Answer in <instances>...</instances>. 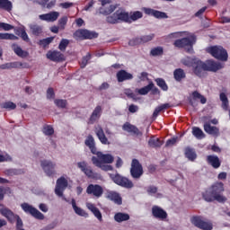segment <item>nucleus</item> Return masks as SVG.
I'll list each match as a JSON object with an SVG mask.
<instances>
[{
  "label": "nucleus",
  "mask_w": 230,
  "mask_h": 230,
  "mask_svg": "<svg viewBox=\"0 0 230 230\" xmlns=\"http://www.w3.org/2000/svg\"><path fill=\"white\" fill-rule=\"evenodd\" d=\"M114 220L119 223L127 222V220H130V216L128 214L119 212L115 214Z\"/></svg>",
  "instance_id": "58836bf2"
},
{
  "label": "nucleus",
  "mask_w": 230,
  "mask_h": 230,
  "mask_svg": "<svg viewBox=\"0 0 230 230\" xmlns=\"http://www.w3.org/2000/svg\"><path fill=\"white\" fill-rule=\"evenodd\" d=\"M118 8V4H111L109 7H100L99 8V13L101 15H111V13H113L114 11Z\"/></svg>",
  "instance_id": "7c9ffc66"
},
{
  "label": "nucleus",
  "mask_w": 230,
  "mask_h": 230,
  "mask_svg": "<svg viewBox=\"0 0 230 230\" xmlns=\"http://www.w3.org/2000/svg\"><path fill=\"white\" fill-rule=\"evenodd\" d=\"M144 12L146 15H152L153 17H155V19H168V14H166V13L152 8H144Z\"/></svg>",
  "instance_id": "412c9836"
},
{
  "label": "nucleus",
  "mask_w": 230,
  "mask_h": 230,
  "mask_svg": "<svg viewBox=\"0 0 230 230\" xmlns=\"http://www.w3.org/2000/svg\"><path fill=\"white\" fill-rule=\"evenodd\" d=\"M164 142L159 138H155V137H151L148 140V145L151 148H161Z\"/></svg>",
  "instance_id": "72a5a7b5"
},
{
  "label": "nucleus",
  "mask_w": 230,
  "mask_h": 230,
  "mask_svg": "<svg viewBox=\"0 0 230 230\" xmlns=\"http://www.w3.org/2000/svg\"><path fill=\"white\" fill-rule=\"evenodd\" d=\"M192 98H193V100H199V102H200V103H202V105L206 104L208 102V99H206V97H204V95L200 94V93H199L198 91L192 92Z\"/></svg>",
  "instance_id": "49530a36"
},
{
  "label": "nucleus",
  "mask_w": 230,
  "mask_h": 230,
  "mask_svg": "<svg viewBox=\"0 0 230 230\" xmlns=\"http://www.w3.org/2000/svg\"><path fill=\"white\" fill-rule=\"evenodd\" d=\"M157 187L151 185L147 187L146 191L148 195H155V193H157Z\"/></svg>",
  "instance_id": "69168bd1"
},
{
  "label": "nucleus",
  "mask_w": 230,
  "mask_h": 230,
  "mask_svg": "<svg viewBox=\"0 0 230 230\" xmlns=\"http://www.w3.org/2000/svg\"><path fill=\"white\" fill-rule=\"evenodd\" d=\"M67 21H68L67 16H62V17L58 20V27H59V30H66V24H67Z\"/></svg>",
  "instance_id": "6e6d98bb"
},
{
  "label": "nucleus",
  "mask_w": 230,
  "mask_h": 230,
  "mask_svg": "<svg viewBox=\"0 0 230 230\" xmlns=\"http://www.w3.org/2000/svg\"><path fill=\"white\" fill-rule=\"evenodd\" d=\"M0 40H19V37L8 32L0 33Z\"/></svg>",
  "instance_id": "a18cd8bd"
},
{
  "label": "nucleus",
  "mask_w": 230,
  "mask_h": 230,
  "mask_svg": "<svg viewBox=\"0 0 230 230\" xmlns=\"http://www.w3.org/2000/svg\"><path fill=\"white\" fill-rule=\"evenodd\" d=\"M47 98L48 100L55 99V90H53V88H49L47 90Z\"/></svg>",
  "instance_id": "0e129e2a"
},
{
  "label": "nucleus",
  "mask_w": 230,
  "mask_h": 230,
  "mask_svg": "<svg viewBox=\"0 0 230 230\" xmlns=\"http://www.w3.org/2000/svg\"><path fill=\"white\" fill-rule=\"evenodd\" d=\"M84 144L88 146L93 155L98 152V149H96V143L94 142V137H93V135H88Z\"/></svg>",
  "instance_id": "cd10ccee"
},
{
  "label": "nucleus",
  "mask_w": 230,
  "mask_h": 230,
  "mask_svg": "<svg viewBox=\"0 0 230 230\" xmlns=\"http://www.w3.org/2000/svg\"><path fill=\"white\" fill-rule=\"evenodd\" d=\"M203 128L209 136H213L214 137L220 136V128H217V126H211L210 122H204Z\"/></svg>",
  "instance_id": "f3484780"
},
{
  "label": "nucleus",
  "mask_w": 230,
  "mask_h": 230,
  "mask_svg": "<svg viewBox=\"0 0 230 230\" xmlns=\"http://www.w3.org/2000/svg\"><path fill=\"white\" fill-rule=\"evenodd\" d=\"M98 35L96 31H91L87 29H79L74 32L73 37L75 40H91L93 39H98Z\"/></svg>",
  "instance_id": "39448f33"
},
{
  "label": "nucleus",
  "mask_w": 230,
  "mask_h": 230,
  "mask_svg": "<svg viewBox=\"0 0 230 230\" xmlns=\"http://www.w3.org/2000/svg\"><path fill=\"white\" fill-rule=\"evenodd\" d=\"M42 132L45 136H53L55 134V129L51 125H45L43 127Z\"/></svg>",
  "instance_id": "603ef678"
},
{
  "label": "nucleus",
  "mask_w": 230,
  "mask_h": 230,
  "mask_svg": "<svg viewBox=\"0 0 230 230\" xmlns=\"http://www.w3.org/2000/svg\"><path fill=\"white\" fill-rule=\"evenodd\" d=\"M106 199H108V200H111V202H114V204H117L118 206H121V204H123L121 195L114 190L108 191L106 193Z\"/></svg>",
  "instance_id": "a211bd4d"
},
{
  "label": "nucleus",
  "mask_w": 230,
  "mask_h": 230,
  "mask_svg": "<svg viewBox=\"0 0 230 230\" xmlns=\"http://www.w3.org/2000/svg\"><path fill=\"white\" fill-rule=\"evenodd\" d=\"M224 183L222 181L216 182L204 192L202 198L206 202H219V204H226L227 198L224 196Z\"/></svg>",
  "instance_id": "f257e3e1"
},
{
  "label": "nucleus",
  "mask_w": 230,
  "mask_h": 230,
  "mask_svg": "<svg viewBox=\"0 0 230 230\" xmlns=\"http://www.w3.org/2000/svg\"><path fill=\"white\" fill-rule=\"evenodd\" d=\"M177 143V137L168 139L165 143V146H173Z\"/></svg>",
  "instance_id": "774afa93"
},
{
  "label": "nucleus",
  "mask_w": 230,
  "mask_h": 230,
  "mask_svg": "<svg viewBox=\"0 0 230 230\" xmlns=\"http://www.w3.org/2000/svg\"><path fill=\"white\" fill-rule=\"evenodd\" d=\"M96 156L92 157V163L97 168H101L102 172H112L113 168L112 164L114 163V156L111 154H103L102 152H98L94 155Z\"/></svg>",
  "instance_id": "f03ea898"
},
{
  "label": "nucleus",
  "mask_w": 230,
  "mask_h": 230,
  "mask_svg": "<svg viewBox=\"0 0 230 230\" xmlns=\"http://www.w3.org/2000/svg\"><path fill=\"white\" fill-rule=\"evenodd\" d=\"M207 52L209 53L217 60H221V62H227L229 55L227 50L222 46H211L207 49Z\"/></svg>",
  "instance_id": "20e7f679"
},
{
  "label": "nucleus",
  "mask_w": 230,
  "mask_h": 230,
  "mask_svg": "<svg viewBox=\"0 0 230 230\" xmlns=\"http://www.w3.org/2000/svg\"><path fill=\"white\" fill-rule=\"evenodd\" d=\"M21 208L24 213L31 215L33 217V218H36V220H44V214H42V212L39 211V209L35 208L33 206L28 203H22Z\"/></svg>",
  "instance_id": "9d476101"
},
{
  "label": "nucleus",
  "mask_w": 230,
  "mask_h": 230,
  "mask_svg": "<svg viewBox=\"0 0 230 230\" xmlns=\"http://www.w3.org/2000/svg\"><path fill=\"white\" fill-rule=\"evenodd\" d=\"M11 69H19L20 67H28V64H23L19 61L10 62Z\"/></svg>",
  "instance_id": "5fc2aeb1"
},
{
  "label": "nucleus",
  "mask_w": 230,
  "mask_h": 230,
  "mask_svg": "<svg viewBox=\"0 0 230 230\" xmlns=\"http://www.w3.org/2000/svg\"><path fill=\"white\" fill-rule=\"evenodd\" d=\"M191 224L198 227L199 229L202 230H212L213 229V223L211 221L204 219V217L200 216H194L190 219Z\"/></svg>",
  "instance_id": "1a4fd4ad"
},
{
  "label": "nucleus",
  "mask_w": 230,
  "mask_h": 230,
  "mask_svg": "<svg viewBox=\"0 0 230 230\" xmlns=\"http://www.w3.org/2000/svg\"><path fill=\"white\" fill-rule=\"evenodd\" d=\"M192 135L195 136L197 139H204V137H206V134H204V131L199 127H194L192 128Z\"/></svg>",
  "instance_id": "c03bdc74"
},
{
  "label": "nucleus",
  "mask_w": 230,
  "mask_h": 230,
  "mask_svg": "<svg viewBox=\"0 0 230 230\" xmlns=\"http://www.w3.org/2000/svg\"><path fill=\"white\" fill-rule=\"evenodd\" d=\"M67 186H69V181H67V179H66L64 176L59 177L56 181V195L58 197H64V191H66Z\"/></svg>",
  "instance_id": "f8f14e48"
},
{
  "label": "nucleus",
  "mask_w": 230,
  "mask_h": 230,
  "mask_svg": "<svg viewBox=\"0 0 230 230\" xmlns=\"http://www.w3.org/2000/svg\"><path fill=\"white\" fill-rule=\"evenodd\" d=\"M72 207H73L75 213L76 215H78L79 217H84L85 218H87V217H89V214H87V212H85V210H84L80 207L76 206V201L75 200V199H72Z\"/></svg>",
  "instance_id": "f704fd0d"
},
{
  "label": "nucleus",
  "mask_w": 230,
  "mask_h": 230,
  "mask_svg": "<svg viewBox=\"0 0 230 230\" xmlns=\"http://www.w3.org/2000/svg\"><path fill=\"white\" fill-rule=\"evenodd\" d=\"M207 163H208V164L212 166V168H214L215 170H218V168H220V166H222V161H220V158H218V156L215 155H208Z\"/></svg>",
  "instance_id": "b1692460"
},
{
  "label": "nucleus",
  "mask_w": 230,
  "mask_h": 230,
  "mask_svg": "<svg viewBox=\"0 0 230 230\" xmlns=\"http://www.w3.org/2000/svg\"><path fill=\"white\" fill-rule=\"evenodd\" d=\"M15 220H16V230L23 229L22 226L24 225L22 223V219H21V217H19V215H16Z\"/></svg>",
  "instance_id": "e2e57ef3"
},
{
  "label": "nucleus",
  "mask_w": 230,
  "mask_h": 230,
  "mask_svg": "<svg viewBox=\"0 0 230 230\" xmlns=\"http://www.w3.org/2000/svg\"><path fill=\"white\" fill-rule=\"evenodd\" d=\"M54 103L58 109H66V107H67V100L56 99Z\"/></svg>",
  "instance_id": "3c124183"
},
{
  "label": "nucleus",
  "mask_w": 230,
  "mask_h": 230,
  "mask_svg": "<svg viewBox=\"0 0 230 230\" xmlns=\"http://www.w3.org/2000/svg\"><path fill=\"white\" fill-rule=\"evenodd\" d=\"M185 157L189 159V161H195L197 159V153L190 147L185 148Z\"/></svg>",
  "instance_id": "79ce46f5"
},
{
  "label": "nucleus",
  "mask_w": 230,
  "mask_h": 230,
  "mask_svg": "<svg viewBox=\"0 0 230 230\" xmlns=\"http://www.w3.org/2000/svg\"><path fill=\"white\" fill-rule=\"evenodd\" d=\"M67 46H69V40L62 39L58 45V49H60V51H64Z\"/></svg>",
  "instance_id": "4d7b16f0"
},
{
  "label": "nucleus",
  "mask_w": 230,
  "mask_h": 230,
  "mask_svg": "<svg viewBox=\"0 0 230 230\" xmlns=\"http://www.w3.org/2000/svg\"><path fill=\"white\" fill-rule=\"evenodd\" d=\"M13 8V5L10 0H0V10L10 12Z\"/></svg>",
  "instance_id": "4c0bfd02"
},
{
  "label": "nucleus",
  "mask_w": 230,
  "mask_h": 230,
  "mask_svg": "<svg viewBox=\"0 0 230 230\" xmlns=\"http://www.w3.org/2000/svg\"><path fill=\"white\" fill-rule=\"evenodd\" d=\"M15 35L21 37L24 40V42H30V37H28V33H26V30L22 27H18L14 29Z\"/></svg>",
  "instance_id": "473e14b6"
},
{
  "label": "nucleus",
  "mask_w": 230,
  "mask_h": 230,
  "mask_svg": "<svg viewBox=\"0 0 230 230\" xmlns=\"http://www.w3.org/2000/svg\"><path fill=\"white\" fill-rule=\"evenodd\" d=\"M193 73L196 76L202 78L204 76V71H206V63L197 59L194 66H192Z\"/></svg>",
  "instance_id": "2eb2a0df"
},
{
  "label": "nucleus",
  "mask_w": 230,
  "mask_h": 230,
  "mask_svg": "<svg viewBox=\"0 0 230 230\" xmlns=\"http://www.w3.org/2000/svg\"><path fill=\"white\" fill-rule=\"evenodd\" d=\"M154 37H155V35L149 34L142 36L140 38H135L129 41V44L131 46H137V44H146V42H150V40H153Z\"/></svg>",
  "instance_id": "aec40b11"
},
{
  "label": "nucleus",
  "mask_w": 230,
  "mask_h": 230,
  "mask_svg": "<svg viewBox=\"0 0 230 230\" xmlns=\"http://www.w3.org/2000/svg\"><path fill=\"white\" fill-rule=\"evenodd\" d=\"M95 134L102 145H111V142H109V138H107V136H105V132L103 131V128H102V126H99L95 129Z\"/></svg>",
  "instance_id": "bb28decb"
},
{
  "label": "nucleus",
  "mask_w": 230,
  "mask_h": 230,
  "mask_svg": "<svg viewBox=\"0 0 230 230\" xmlns=\"http://www.w3.org/2000/svg\"><path fill=\"white\" fill-rule=\"evenodd\" d=\"M164 50L162 49V47H156L151 49L150 51V55L152 57H161V55H163Z\"/></svg>",
  "instance_id": "864d4df0"
},
{
  "label": "nucleus",
  "mask_w": 230,
  "mask_h": 230,
  "mask_svg": "<svg viewBox=\"0 0 230 230\" xmlns=\"http://www.w3.org/2000/svg\"><path fill=\"white\" fill-rule=\"evenodd\" d=\"M77 167L86 175L88 179H93L94 181H98L102 179V174L94 172L93 168L87 165L85 162H79L77 163Z\"/></svg>",
  "instance_id": "0eeeda50"
},
{
  "label": "nucleus",
  "mask_w": 230,
  "mask_h": 230,
  "mask_svg": "<svg viewBox=\"0 0 230 230\" xmlns=\"http://www.w3.org/2000/svg\"><path fill=\"white\" fill-rule=\"evenodd\" d=\"M142 18H143V13L141 11H136V12L130 13L129 22L130 21L135 22Z\"/></svg>",
  "instance_id": "8fccbe9b"
},
{
  "label": "nucleus",
  "mask_w": 230,
  "mask_h": 230,
  "mask_svg": "<svg viewBox=\"0 0 230 230\" xmlns=\"http://www.w3.org/2000/svg\"><path fill=\"white\" fill-rule=\"evenodd\" d=\"M122 130L128 132L129 134H134L135 136H143V133L139 130V128L129 122L124 123L122 126Z\"/></svg>",
  "instance_id": "393cba45"
},
{
  "label": "nucleus",
  "mask_w": 230,
  "mask_h": 230,
  "mask_svg": "<svg viewBox=\"0 0 230 230\" xmlns=\"http://www.w3.org/2000/svg\"><path fill=\"white\" fill-rule=\"evenodd\" d=\"M175 48H186L187 46H193V41L190 38H182L174 41Z\"/></svg>",
  "instance_id": "c756f323"
},
{
  "label": "nucleus",
  "mask_w": 230,
  "mask_h": 230,
  "mask_svg": "<svg viewBox=\"0 0 230 230\" xmlns=\"http://www.w3.org/2000/svg\"><path fill=\"white\" fill-rule=\"evenodd\" d=\"M39 4L43 8H47L48 10H51L57 4L56 0H40Z\"/></svg>",
  "instance_id": "e433bc0d"
},
{
  "label": "nucleus",
  "mask_w": 230,
  "mask_h": 230,
  "mask_svg": "<svg viewBox=\"0 0 230 230\" xmlns=\"http://www.w3.org/2000/svg\"><path fill=\"white\" fill-rule=\"evenodd\" d=\"M109 24H118V22H130L128 13L123 7L119 8L115 13L106 17Z\"/></svg>",
  "instance_id": "7ed1b4c3"
},
{
  "label": "nucleus",
  "mask_w": 230,
  "mask_h": 230,
  "mask_svg": "<svg viewBox=\"0 0 230 230\" xmlns=\"http://www.w3.org/2000/svg\"><path fill=\"white\" fill-rule=\"evenodd\" d=\"M3 109H9V111H14V109H17V105L12 102H7L3 104Z\"/></svg>",
  "instance_id": "bf43d9fd"
},
{
  "label": "nucleus",
  "mask_w": 230,
  "mask_h": 230,
  "mask_svg": "<svg viewBox=\"0 0 230 230\" xmlns=\"http://www.w3.org/2000/svg\"><path fill=\"white\" fill-rule=\"evenodd\" d=\"M197 60L198 59L196 58L187 57L181 60V64H183V66H186L187 67H193Z\"/></svg>",
  "instance_id": "de8ad7c7"
},
{
  "label": "nucleus",
  "mask_w": 230,
  "mask_h": 230,
  "mask_svg": "<svg viewBox=\"0 0 230 230\" xmlns=\"http://www.w3.org/2000/svg\"><path fill=\"white\" fill-rule=\"evenodd\" d=\"M49 16L50 17V22H55V21L60 17V13L53 11L49 13Z\"/></svg>",
  "instance_id": "052dcab7"
},
{
  "label": "nucleus",
  "mask_w": 230,
  "mask_h": 230,
  "mask_svg": "<svg viewBox=\"0 0 230 230\" xmlns=\"http://www.w3.org/2000/svg\"><path fill=\"white\" fill-rule=\"evenodd\" d=\"M89 60H91V53L86 54V56L83 57L81 61V67L84 69L87 64H89Z\"/></svg>",
  "instance_id": "13d9d810"
},
{
  "label": "nucleus",
  "mask_w": 230,
  "mask_h": 230,
  "mask_svg": "<svg viewBox=\"0 0 230 230\" xmlns=\"http://www.w3.org/2000/svg\"><path fill=\"white\" fill-rule=\"evenodd\" d=\"M110 177L115 184L121 186V188H126L127 190L134 188V183L132 181L125 176L120 175L119 173L111 174Z\"/></svg>",
  "instance_id": "6e6552de"
},
{
  "label": "nucleus",
  "mask_w": 230,
  "mask_h": 230,
  "mask_svg": "<svg viewBox=\"0 0 230 230\" xmlns=\"http://www.w3.org/2000/svg\"><path fill=\"white\" fill-rule=\"evenodd\" d=\"M129 172L132 179L135 181H139V179L143 177L145 171L143 170V165L139 163V160L136 158L132 160Z\"/></svg>",
  "instance_id": "423d86ee"
},
{
  "label": "nucleus",
  "mask_w": 230,
  "mask_h": 230,
  "mask_svg": "<svg viewBox=\"0 0 230 230\" xmlns=\"http://www.w3.org/2000/svg\"><path fill=\"white\" fill-rule=\"evenodd\" d=\"M12 49L13 51H14L15 55H17L21 58H26V57H28L29 55L28 51L22 50V49L15 43L12 45Z\"/></svg>",
  "instance_id": "2f4dec72"
},
{
  "label": "nucleus",
  "mask_w": 230,
  "mask_h": 230,
  "mask_svg": "<svg viewBox=\"0 0 230 230\" xmlns=\"http://www.w3.org/2000/svg\"><path fill=\"white\" fill-rule=\"evenodd\" d=\"M205 69L206 71H210L211 73H217V71L224 69V66L220 62L209 59L205 62Z\"/></svg>",
  "instance_id": "4468645a"
},
{
  "label": "nucleus",
  "mask_w": 230,
  "mask_h": 230,
  "mask_svg": "<svg viewBox=\"0 0 230 230\" xmlns=\"http://www.w3.org/2000/svg\"><path fill=\"white\" fill-rule=\"evenodd\" d=\"M39 19H40V21H46L47 22H51V18L49 16V13H45V14H40Z\"/></svg>",
  "instance_id": "338daca9"
},
{
  "label": "nucleus",
  "mask_w": 230,
  "mask_h": 230,
  "mask_svg": "<svg viewBox=\"0 0 230 230\" xmlns=\"http://www.w3.org/2000/svg\"><path fill=\"white\" fill-rule=\"evenodd\" d=\"M152 215L158 220H166L168 218V213L159 206H153Z\"/></svg>",
  "instance_id": "dca6fc26"
},
{
  "label": "nucleus",
  "mask_w": 230,
  "mask_h": 230,
  "mask_svg": "<svg viewBox=\"0 0 230 230\" xmlns=\"http://www.w3.org/2000/svg\"><path fill=\"white\" fill-rule=\"evenodd\" d=\"M86 208L89 209L93 214L94 215V217L98 219L99 222H102L103 220L102 217V212L93 203H86Z\"/></svg>",
  "instance_id": "c85d7f7f"
},
{
  "label": "nucleus",
  "mask_w": 230,
  "mask_h": 230,
  "mask_svg": "<svg viewBox=\"0 0 230 230\" xmlns=\"http://www.w3.org/2000/svg\"><path fill=\"white\" fill-rule=\"evenodd\" d=\"M155 82L156 83L158 87H160V89H162V91H168V84H166V81H164V79L156 78L155 80Z\"/></svg>",
  "instance_id": "09e8293b"
},
{
  "label": "nucleus",
  "mask_w": 230,
  "mask_h": 230,
  "mask_svg": "<svg viewBox=\"0 0 230 230\" xmlns=\"http://www.w3.org/2000/svg\"><path fill=\"white\" fill-rule=\"evenodd\" d=\"M116 78H117V82L121 84L122 82H127V80H132L134 78V75L127 72V70L121 69L117 72Z\"/></svg>",
  "instance_id": "4be33fe9"
},
{
  "label": "nucleus",
  "mask_w": 230,
  "mask_h": 230,
  "mask_svg": "<svg viewBox=\"0 0 230 230\" xmlns=\"http://www.w3.org/2000/svg\"><path fill=\"white\" fill-rule=\"evenodd\" d=\"M40 164L42 170L48 177H54L57 175V171L55 170V168H57V164L49 160H42Z\"/></svg>",
  "instance_id": "9b49d317"
},
{
  "label": "nucleus",
  "mask_w": 230,
  "mask_h": 230,
  "mask_svg": "<svg viewBox=\"0 0 230 230\" xmlns=\"http://www.w3.org/2000/svg\"><path fill=\"white\" fill-rule=\"evenodd\" d=\"M30 30L35 37H39L40 35H42V26L38 24H32L30 26Z\"/></svg>",
  "instance_id": "37998d69"
},
{
  "label": "nucleus",
  "mask_w": 230,
  "mask_h": 230,
  "mask_svg": "<svg viewBox=\"0 0 230 230\" xmlns=\"http://www.w3.org/2000/svg\"><path fill=\"white\" fill-rule=\"evenodd\" d=\"M0 28L4 31H10V30H13L14 27L10 23L0 22Z\"/></svg>",
  "instance_id": "680f3d73"
},
{
  "label": "nucleus",
  "mask_w": 230,
  "mask_h": 230,
  "mask_svg": "<svg viewBox=\"0 0 230 230\" xmlns=\"http://www.w3.org/2000/svg\"><path fill=\"white\" fill-rule=\"evenodd\" d=\"M173 78L176 82H181L186 78V72L182 68H176L173 71Z\"/></svg>",
  "instance_id": "c9c22d12"
},
{
  "label": "nucleus",
  "mask_w": 230,
  "mask_h": 230,
  "mask_svg": "<svg viewBox=\"0 0 230 230\" xmlns=\"http://www.w3.org/2000/svg\"><path fill=\"white\" fill-rule=\"evenodd\" d=\"M219 99L222 102V109L224 111H229V99H227V95L225 93H221L219 94Z\"/></svg>",
  "instance_id": "ea45409f"
},
{
  "label": "nucleus",
  "mask_w": 230,
  "mask_h": 230,
  "mask_svg": "<svg viewBox=\"0 0 230 230\" xmlns=\"http://www.w3.org/2000/svg\"><path fill=\"white\" fill-rule=\"evenodd\" d=\"M102 112H103L102 106L97 105L94 108L93 111L92 112V114L88 119L89 125H94V123H96V121H98V119L102 118Z\"/></svg>",
  "instance_id": "6ab92c4d"
},
{
  "label": "nucleus",
  "mask_w": 230,
  "mask_h": 230,
  "mask_svg": "<svg viewBox=\"0 0 230 230\" xmlns=\"http://www.w3.org/2000/svg\"><path fill=\"white\" fill-rule=\"evenodd\" d=\"M47 58H49V60H51L52 62H64V60H66V58H64V54L57 50L49 51L47 53Z\"/></svg>",
  "instance_id": "5701e85b"
},
{
  "label": "nucleus",
  "mask_w": 230,
  "mask_h": 230,
  "mask_svg": "<svg viewBox=\"0 0 230 230\" xmlns=\"http://www.w3.org/2000/svg\"><path fill=\"white\" fill-rule=\"evenodd\" d=\"M152 87H154V82H150L146 86H144L137 90L138 94L141 96H145L152 91Z\"/></svg>",
  "instance_id": "a19ab883"
},
{
  "label": "nucleus",
  "mask_w": 230,
  "mask_h": 230,
  "mask_svg": "<svg viewBox=\"0 0 230 230\" xmlns=\"http://www.w3.org/2000/svg\"><path fill=\"white\" fill-rule=\"evenodd\" d=\"M0 213L2 217H4L8 220V222H15V217H17V215L13 213V211H12L10 208H0Z\"/></svg>",
  "instance_id": "a878e982"
},
{
  "label": "nucleus",
  "mask_w": 230,
  "mask_h": 230,
  "mask_svg": "<svg viewBox=\"0 0 230 230\" xmlns=\"http://www.w3.org/2000/svg\"><path fill=\"white\" fill-rule=\"evenodd\" d=\"M87 195H93L96 199H100L103 195V187L100 184H89L86 188Z\"/></svg>",
  "instance_id": "ddd939ff"
}]
</instances>
